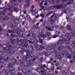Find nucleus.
I'll list each match as a JSON object with an SVG mask.
<instances>
[{
    "label": "nucleus",
    "instance_id": "obj_42",
    "mask_svg": "<svg viewBox=\"0 0 75 75\" xmlns=\"http://www.w3.org/2000/svg\"><path fill=\"white\" fill-rule=\"evenodd\" d=\"M48 25V23L47 22H46V21H45L44 23L43 24V25L45 27V26H47Z\"/></svg>",
    "mask_w": 75,
    "mask_h": 75
},
{
    "label": "nucleus",
    "instance_id": "obj_16",
    "mask_svg": "<svg viewBox=\"0 0 75 75\" xmlns=\"http://www.w3.org/2000/svg\"><path fill=\"white\" fill-rule=\"evenodd\" d=\"M14 32L13 30H8V32L6 33V35L7 36H10V35H9V34H13V33Z\"/></svg>",
    "mask_w": 75,
    "mask_h": 75
},
{
    "label": "nucleus",
    "instance_id": "obj_57",
    "mask_svg": "<svg viewBox=\"0 0 75 75\" xmlns=\"http://www.w3.org/2000/svg\"><path fill=\"white\" fill-rule=\"evenodd\" d=\"M51 71H54V67H52L51 68Z\"/></svg>",
    "mask_w": 75,
    "mask_h": 75
},
{
    "label": "nucleus",
    "instance_id": "obj_6",
    "mask_svg": "<svg viewBox=\"0 0 75 75\" xmlns=\"http://www.w3.org/2000/svg\"><path fill=\"white\" fill-rule=\"evenodd\" d=\"M7 48L8 50V51H7V53L9 54L10 55H13L14 53L17 51V50L16 49L13 50H11V49L14 48L13 46L11 45L8 46Z\"/></svg>",
    "mask_w": 75,
    "mask_h": 75
},
{
    "label": "nucleus",
    "instance_id": "obj_32",
    "mask_svg": "<svg viewBox=\"0 0 75 75\" xmlns=\"http://www.w3.org/2000/svg\"><path fill=\"white\" fill-rule=\"evenodd\" d=\"M7 45H7V47H4V50H8V49H7V47H8V46H9V45H10V43H7Z\"/></svg>",
    "mask_w": 75,
    "mask_h": 75
},
{
    "label": "nucleus",
    "instance_id": "obj_25",
    "mask_svg": "<svg viewBox=\"0 0 75 75\" xmlns=\"http://www.w3.org/2000/svg\"><path fill=\"white\" fill-rule=\"evenodd\" d=\"M67 28L68 30H69V31H72V30L71 28V26H70V25H67Z\"/></svg>",
    "mask_w": 75,
    "mask_h": 75
},
{
    "label": "nucleus",
    "instance_id": "obj_47",
    "mask_svg": "<svg viewBox=\"0 0 75 75\" xmlns=\"http://www.w3.org/2000/svg\"><path fill=\"white\" fill-rule=\"evenodd\" d=\"M43 54H44V55H45L46 56H48V55H47V54H48V53H47L46 52H43Z\"/></svg>",
    "mask_w": 75,
    "mask_h": 75
},
{
    "label": "nucleus",
    "instance_id": "obj_2",
    "mask_svg": "<svg viewBox=\"0 0 75 75\" xmlns=\"http://www.w3.org/2000/svg\"><path fill=\"white\" fill-rule=\"evenodd\" d=\"M28 59L30 58H28L26 54V56L22 57V59L23 60H20L19 61V64L20 65H22L23 67H25V66L28 67H30L31 65V61L30 60L27 61ZM26 64V65H25Z\"/></svg>",
    "mask_w": 75,
    "mask_h": 75
},
{
    "label": "nucleus",
    "instance_id": "obj_35",
    "mask_svg": "<svg viewBox=\"0 0 75 75\" xmlns=\"http://www.w3.org/2000/svg\"><path fill=\"white\" fill-rule=\"evenodd\" d=\"M54 12V11H50L48 13H47V15H46V16H49V15L50 14H52V13H53Z\"/></svg>",
    "mask_w": 75,
    "mask_h": 75
},
{
    "label": "nucleus",
    "instance_id": "obj_38",
    "mask_svg": "<svg viewBox=\"0 0 75 75\" xmlns=\"http://www.w3.org/2000/svg\"><path fill=\"white\" fill-rule=\"evenodd\" d=\"M57 50L58 51H61L62 50V48H61V47L60 46H59L58 47V48L57 49Z\"/></svg>",
    "mask_w": 75,
    "mask_h": 75
},
{
    "label": "nucleus",
    "instance_id": "obj_39",
    "mask_svg": "<svg viewBox=\"0 0 75 75\" xmlns=\"http://www.w3.org/2000/svg\"><path fill=\"white\" fill-rule=\"evenodd\" d=\"M65 72V71L64 70H61L60 71V73H61V74H62V75H64Z\"/></svg>",
    "mask_w": 75,
    "mask_h": 75
},
{
    "label": "nucleus",
    "instance_id": "obj_48",
    "mask_svg": "<svg viewBox=\"0 0 75 75\" xmlns=\"http://www.w3.org/2000/svg\"><path fill=\"white\" fill-rule=\"evenodd\" d=\"M71 35L73 36H74V37H75V32H71Z\"/></svg>",
    "mask_w": 75,
    "mask_h": 75
},
{
    "label": "nucleus",
    "instance_id": "obj_3",
    "mask_svg": "<svg viewBox=\"0 0 75 75\" xmlns=\"http://www.w3.org/2000/svg\"><path fill=\"white\" fill-rule=\"evenodd\" d=\"M33 42L34 43V45L35 47L34 48L33 46L32 45H30V47H31L33 50H35L36 51H42V49H40V48H38V45L37 44V43H38V40L37 39L35 38L33 40Z\"/></svg>",
    "mask_w": 75,
    "mask_h": 75
},
{
    "label": "nucleus",
    "instance_id": "obj_1",
    "mask_svg": "<svg viewBox=\"0 0 75 75\" xmlns=\"http://www.w3.org/2000/svg\"><path fill=\"white\" fill-rule=\"evenodd\" d=\"M70 33H68L67 35L65 36L64 35H62V37L63 38L62 40H60L58 41L57 42V43H55L52 44V43H50L49 44V47H48V49L50 48H56L57 47V45H60L64 43H65L66 46V47H67V45L70 42V41H71V39L72 38V37L71 36ZM67 37V39L64 38V37Z\"/></svg>",
    "mask_w": 75,
    "mask_h": 75
},
{
    "label": "nucleus",
    "instance_id": "obj_26",
    "mask_svg": "<svg viewBox=\"0 0 75 75\" xmlns=\"http://www.w3.org/2000/svg\"><path fill=\"white\" fill-rule=\"evenodd\" d=\"M1 62L2 63H0V64L1 66V67H2V68H4V67H6V64H4V63H3V62Z\"/></svg>",
    "mask_w": 75,
    "mask_h": 75
},
{
    "label": "nucleus",
    "instance_id": "obj_36",
    "mask_svg": "<svg viewBox=\"0 0 75 75\" xmlns=\"http://www.w3.org/2000/svg\"><path fill=\"white\" fill-rule=\"evenodd\" d=\"M54 12V11H50L48 13H47V15H46V16H49V15L50 14H52V13H53Z\"/></svg>",
    "mask_w": 75,
    "mask_h": 75
},
{
    "label": "nucleus",
    "instance_id": "obj_41",
    "mask_svg": "<svg viewBox=\"0 0 75 75\" xmlns=\"http://www.w3.org/2000/svg\"><path fill=\"white\" fill-rule=\"evenodd\" d=\"M63 52L64 54H67L68 53V52H67L66 50H64L63 51Z\"/></svg>",
    "mask_w": 75,
    "mask_h": 75
},
{
    "label": "nucleus",
    "instance_id": "obj_54",
    "mask_svg": "<svg viewBox=\"0 0 75 75\" xmlns=\"http://www.w3.org/2000/svg\"><path fill=\"white\" fill-rule=\"evenodd\" d=\"M25 47L26 48H29V46L28 45H25Z\"/></svg>",
    "mask_w": 75,
    "mask_h": 75
},
{
    "label": "nucleus",
    "instance_id": "obj_15",
    "mask_svg": "<svg viewBox=\"0 0 75 75\" xmlns=\"http://www.w3.org/2000/svg\"><path fill=\"white\" fill-rule=\"evenodd\" d=\"M41 72L44 75H54V74L50 75V73H48L47 72H45V71H44L43 70H42L41 71Z\"/></svg>",
    "mask_w": 75,
    "mask_h": 75
},
{
    "label": "nucleus",
    "instance_id": "obj_50",
    "mask_svg": "<svg viewBox=\"0 0 75 75\" xmlns=\"http://www.w3.org/2000/svg\"><path fill=\"white\" fill-rule=\"evenodd\" d=\"M50 23L51 24H54V19H51Z\"/></svg>",
    "mask_w": 75,
    "mask_h": 75
},
{
    "label": "nucleus",
    "instance_id": "obj_49",
    "mask_svg": "<svg viewBox=\"0 0 75 75\" xmlns=\"http://www.w3.org/2000/svg\"><path fill=\"white\" fill-rule=\"evenodd\" d=\"M56 26V25L55 24L54 25L52 26V29H53V28H55Z\"/></svg>",
    "mask_w": 75,
    "mask_h": 75
},
{
    "label": "nucleus",
    "instance_id": "obj_23",
    "mask_svg": "<svg viewBox=\"0 0 75 75\" xmlns=\"http://www.w3.org/2000/svg\"><path fill=\"white\" fill-rule=\"evenodd\" d=\"M23 51H21L19 53L18 55L20 57H22L23 56V54H24L23 51H25V50L24 51H23Z\"/></svg>",
    "mask_w": 75,
    "mask_h": 75
},
{
    "label": "nucleus",
    "instance_id": "obj_56",
    "mask_svg": "<svg viewBox=\"0 0 75 75\" xmlns=\"http://www.w3.org/2000/svg\"><path fill=\"white\" fill-rule=\"evenodd\" d=\"M67 1H70L71 3H74V0H67Z\"/></svg>",
    "mask_w": 75,
    "mask_h": 75
},
{
    "label": "nucleus",
    "instance_id": "obj_43",
    "mask_svg": "<svg viewBox=\"0 0 75 75\" xmlns=\"http://www.w3.org/2000/svg\"><path fill=\"white\" fill-rule=\"evenodd\" d=\"M40 47V48H42V49H44V45H39Z\"/></svg>",
    "mask_w": 75,
    "mask_h": 75
},
{
    "label": "nucleus",
    "instance_id": "obj_33",
    "mask_svg": "<svg viewBox=\"0 0 75 75\" xmlns=\"http://www.w3.org/2000/svg\"><path fill=\"white\" fill-rule=\"evenodd\" d=\"M71 45L72 47H73V48H75V42H73Z\"/></svg>",
    "mask_w": 75,
    "mask_h": 75
},
{
    "label": "nucleus",
    "instance_id": "obj_37",
    "mask_svg": "<svg viewBox=\"0 0 75 75\" xmlns=\"http://www.w3.org/2000/svg\"><path fill=\"white\" fill-rule=\"evenodd\" d=\"M22 70V68H21V67L20 66H19L18 69V71H21Z\"/></svg>",
    "mask_w": 75,
    "mask_h": 75
},
{
    "label": "nucleus",
    "instance_id": "obj_34",
    "mask_svg": "<svg viewBox=\"0 0 75 75\" xmlns=\"http://www.w3.org/2000/svg\"><path fill=\"white\" fill-rule=\"evenodd\" d=\"M36 71L37 72H40V70H41V68L40 67H38V68H37L36 69H35Z\"/></svg>",
    "mask_w": 75,
    "mask_h": 75
},
{
    "label": "nucleus",
    "instance_id": "obj_62",
    "mask_svg": "<svg viewBox=\"0 0 75 75\" xmlns=\"http://www.w3.org/2000/svg\"><path fill=\"white\" fill-rule=\"evenodd\" d=\"M18 1L19 3H21L23 1V0H18Z\"/></svg>",
    "mask_w": 75,
    "mask_h": 75
},
{
    "label": "nucleus",
    "instance_id": "obj_30",
    "mask_svg": "<svg viewBox=\"0 0 75 75\" xmlns=\"http://www.w3.org/2000/svg\"><path fill=\"white\" fill-rule=\"evenodd\" d=\"M6 13H7L6 10H4L1 12V14H6Z\"/></svg>",
    "mask_w": 75,
    "mask_h": 75
},
{
    "label": "nucleus",
    "instance_id": "obj_9",
    "mask_svg": "<svg viewBox=\"0 0 75 75\" xmlns=\"http://www.w3.org/2000/svg\"><path fill=\"white\" fill-rule=\"evenodd\" d=\"M22 31L21 30H19L16 33H15V35L16 37H18L19 36V38H23V34H21Z\"/></svg>",
    "mask_w": 75,
    "mask_h": 75
},
{
    "label": "nucleus",
    "instance_id": "obj_28",
    "mask_svg": "<svg viewBox=\"0 0 75 75\" xmlns=\"http://www.w3.org/2000/svg\"><path fill=\"white\" fill-rule=\"evenodd\" d=\"M59 57H61V58H62V57H63L64 55V54L62 53V52H60L59 53Z\"/></svg>",
    "mask_w": 75,
    "mask_h": 75
},
{
    "label": "nucleus",
    "instance_id": "obj_18",
    "mask_svg": "<svg viewBox=\"0 0 75 75\" xmlns=\"http://www.w3.org/2000/svg\"><path fill=\"white\" fill-rule=\"evenodd\" d=\"M54 16L55 18H56V19L58 18V15L57 13H53V15L51 16V18H53L54 17Z\"/></svg>",
    "mask_w": 75,
    "mask_h": 75
},
{
    "label": "nucleus",
    "instance_id": "obj_24",
    "mask_svg": "<svg viewBox=\"0 0 75 75\" xmlns=\"http://www.w3.org/2000/svg\"><path fill=\"white\" fill-rule=\"evenodd\" d=\"M22 71L24 75H27V70L26 69H23L22 70Z\"/></svg>",
    "mask_w": 75,
    "mask_h": 75
},
{
    "label": "nucleus",
    "instance_id": "obj_27",
    "mask_svg": "<svg viewBox=\"0 0 75 75\" xmlns=\"http://www.w3.org/2000/svg\"><path fill=\"white\" fill-rule=\"evenodd\" d=\"M12 62L14 64L17 63V60L16 59H12L11 60Z\"/></svg>",
    "mask_w": 75,
    "mask_h": 75
},
{
    "label": "nucleus",
    "instance_id": "obj_20",
    "mask_svg": "<svg viewBox=\"0 0 75 75\" xmlns=\"http://www.w3.org/2000/svg\"><path fill=\"white\" fill-rule=\"evenodd\" d=\"M38 37L39 38H43V40H44V38H45V37H46V36L45 35H42V34L39 35L38 36Z\"/></svg>",
    "mask_w": 75,
    "mask_h": 75
},
{
    "label": "nucleus",
    "instance_id": "obj_8",
    "mask_svg": "<svg viewBox=\"0 0 75 75\" xmlns=\"http://www.w3.org/2000/svg\"><path fill=\"white\" fill-rule=\"evenodd\" d=\"M0 53H1V51L0 50ZM4 59V57L1 56V54L0 55V62H4L6 61V62H8V60L9 59V58L7 57L6 58Z\"/></svg>",
    "mask_w": 75,
    "mask_h": 75
},
{
    "label": "nucleus",
    "instance_id": "obj_5",
    "mask_svg": "<svg viewBox=\"0 0 75 75\" xmlns=\"http://www.w3.org/2000/svg\"><path fill=\"white\" fill-rule=\"evenodd\" d=\"M7 10H9V13L8 14L9 16H11L12 15L13 13V11L15 12H17L18 11V9L17 8H12V7L11 6H9V8H7Z\"/></svg>",
    "mask_w": 75,
    "mask_h": 75
},
{
    "label": "nucleus",
    "instance_id": "obj_53",
    "mask_svg": "<svg viewBox=\"0 0 75 75\" xmlns=\"http://www.w3.org/2000/svg\"><path fill=\"white\" fill-rule=\"evenodd\" d=\"M59 62H57L55 64V66L56 67H58V65H59Z\"/></svg>",
    "mask_w": 75,
    "mask_h": 75
},
{
    "label": "nucleus",
    "instance_id": "obj_51",
    "mask_svg": "<svg viewBox=\"0 0 75 75\" xmlns=\"http://www.w3.org/2000/svg\"><path fill=\"white\" fill-rule=\"evenodd\" d=\"M52 3L53 4H55V2L54 1V0H52Z\"/></svg>",
    "mask_w": 75,
    "mask_h": 75
},
{
    "label": "nucleus",
    "instance_id": "obj_55",
    "mask_svg": "<svg viewBox=\"0 0 75 75\" xmlns=\"http://www.w3.org/2000/svg\"><path fill=\"white\" fill-rule=\"evenodd\" d=\"M64 28L63 27V26H61L60 28V30H62L63 29H64Z\"/></svg>",
    "mask_w": 75,
    "mask_h": 75
},
{
    "label": "nucleus",
    "instance_id": "obj_12",
    "mask_svg": "<svg viewBox=\"0 0 75 75\" xmlns=\"http://www.w3.org/2000/svg\"><path fill=\"white\" fill-rule=\"evenodd\" d=\"M59 4V0H56V4L54 6H56V7H54L57 10L58 9H60V7L59 6V5H58Z\"/></svg>",
    "mask_w": 75,
    "mask_h": 75
},
{
    "label": "nucleus",
    "instance_id": "obj_52",
    "mask_svg": "<svg viewBox=\"0 0 75 75\" xmlns=\"http://www.w3.org/2000/svg\"><path fill=\"white\" fill-rule=\"evenodd\" d=\"M41 6H42V5H41V4H40V7H41V8L43 10H44V6H42V7Z\"/></svg>",
    "mask_w": 75,
    "mask_h": 75
},
{
    "label": "nucleus",
    "instance_id": "obj_14",
    "mask_svg": "<svg viewBox=\"0 0 75 75\" xmlns=\"http://www.w3.org/2000/svg\"><path fill=\"white\" fill-rule=\"evenodd\" d=\"M49 50H50V52H51V53H54V52H55L54 54H57V52L55 51V49L53 48L52 47L49 48Z\"/></svg>",
    "mask_w": 75,
    "mask_h": 75
},
{
    "label": "nucleus",
    "instance_id": "obj_4",
    "mask_svg": "<svg viewBox=\"0 0 75 75\" xmlns=\"http://www.w3.org/2000/svg\"><path fill=\"white\" fill-rule=\"evenodd\" d=\"M28 44V41L27 40H25L23 41V42L21 43V45L20 44H18L17 45V47L18 48H20L22 50L24 51L25 50V44Z\"/></svg>",
    "mask_w": 75,
    "mask_h": 75
},
{
    "label": "nucleus",
    "instance_id": "obj_64",
    "mask_svg": "<svg viewBox=\"0 0 75 75\" xmlns=\"http://www.w3.org/2000/svg\"><path fill=\"white\" fill-rule=\"evenodd\" d=\"M71 75H74V73H72V72H70Z\"/></svg>",
    "mask_w": 75,
    "mask_h": 75
},
{
    "label": "nucleus",
    "instance_id": "obj_45",
    "mask_svg": "<svg viewBox=\"0 0 75 75\" xmlns=\"http://www.w3.org/2000/svg\"><path fill=\"white\" fill-rule=\"evenodd\" d=\"M28 74L29 75H33V74L31 73V71L30 70H29L28 71Z\"/></svg>",
    "mask_w": 75,
    "mask_h": 75
},
{
    "label": "nucleus",
    "instance_id": "obj_59",
    "mask_svg": "<svg viewBox=\"0 0 75 75\" xmlns=\"http://www.w3.org/2000/svg\"><path fill=\"white\" fill-rule=\"evenodd\" d=\"M10 35V36H11L12 37H15V36H14V35L13 34L11 35V34H10V35Z\"/></svg>",
    "mask_w": 75,
    "mask_h": 75
},
{
    "label": "nucleus",
    "instance_id": "obj_61",
    "mask_svg": "<svg viewBox=\"0 0 75 75\" xmlns=\"http://www.w3.org/2000/svg\"><path fill=\"white\" fill-rule=\"evenodd\" d=\"M71 2H66V4H67V5H69V4H71Z\"/></svg>",
    "mask_w": 75,
    "mask_h": 75
},
{
    "label": "nucleus",
    "instance_id": "obj_11",
    "mask_svg": "<svg viewBox=\"0 0 75 75\" xmlns=\"http://www.w3.org/2000/svg\"><path fill=\"white\" fill-rule=\"evenodd\" d=\"M31 1L30 0H29V1L28 0H26V1H25V3H28V4H25L24 5V9H25L26 8H28L29 7H30V4L28 3H30V1Z\"/></svg>",
    "mask_w": 75,
    "mask_h": 75
},
{
    "label": "nucleus",
    "instance_id": "obj_22",
    "mask_svg": "<svg viewBox=\"0 0 75 75\" xmlns=\"http://www.w3.org/2000/svg\"><path fill=\"white\" fill-rule=\"evenodd\" d=\"M66 56L67 57V58H69V59H71L72 58V55L71 54H66Z\"/></svg>",
    "mask_w": 75,
    "mask_h": 75
},
{
    "label": "nucleus",
    "instance_id": "obj_10",
    "mask_svg": "<svg viewBox=\"0 0 75 75\" xmlns=\"http://www.w3.org/2000/svg\"><path fill=\"white\" fill-rule=\"evenodd\" d=\"M11 68L10 69H8L7 71H9L7 72L5 74V75H14V73H13V71H14V69Z\"/></svg>",
    "mask_w": 75,
    "mask_h": 75
},
{
    "label": "nucleus",
    "instance_id": "obj_58",
    "mask_svg": "<svg viewBox=\"0 0 75 75\" xmlns=\"http://www.w3.org/2000/svg\"><path fill=\"white\" fill-rule=\"evenodd\" d=\"M60 1H62V3H65L67 1V0H60Z\"/></svg>",
    "mask_w": 75,
    "mask_h": 75
},
{
    "label": "nucleus",
    "instance_id": "obj_40",
    "mask_svg": "<svg viewBox=\"0 0 75 75\" xmlns=\"http://www.w3.org/2000/svg\"><path fill=\"white\" fill-rule=\"evenodd\" d=\"M32 37L33 38H35L36 37L35 34L34 33H33L32 34Z\"/></svg>",
    "mask_w": 75,
    "mask_h": 75
},
{
    "label": "nucleus",
    "instance_id": "obj_60",
    "mask_svg": "<svg viewBox=\"0 0 75 75\" xmlns=\"http://www.w3.org/2000/svg\"><path fill=\"white\" fill-rule=\"evenodd\" d=\"M28 42H29V43H30V44H33V42H32V41H31L30 40H28Z\"/></svg>",
    "mask_w": 75,
    "mask_h": 75
},
{
    "label": "nucleus",
    "instance_id": "obj_13",
    "mask_svg": "<svg viewBox=\"0 0 75 75\" xmlns=\"http://www.w3.org/2000/svg\"><path fill=\"white\" fill-rule=\"evenodd\" d=\"M9 18V17H4L3 16L1 18V21L2 23H4L6 21L8 20Z\"/></svg>",
    "mask_w": 75,
    "mask_h": 75
},
{
    "label": "nucleus",
    "instance_id": "obj_63",
    "mask_svg": "<svg viewBox=\"0 0 75 75\" xmlns=\"http://www.w3.org/2000/svg\"><path fill=\"white\" fill-rule=\"evenodd\" d=\"M59 34H60V32H57L56 34V35H59Z\"/></svg>",
    "mask_w": 75,
    "mask_h": 75
},
{
    "label": "nucleus",
    "instance_id": "obj_31",
    "mask_svg": "<svg viewBox=\"0 0 75 75\" xmlns=\"http://www.w3.org/2000/svg\"><path fill=\"white\" fill-rule=\"evenodd\" d=\"M56 6H50L48 8H49V10H52V9H54V8H55Z\"/></svg>",
    "mask_w": 75,
    "mask_h": 75
},
{
    "label": "nucleus",
    "instance_id": "obj_29",
    "mask_svg": "<svg viewBox=\"0 0 75 75\" xmlns=\"http://www.w3.org/2000/svg\"><path fill=\"white\" fill-rule=\"evenodd\" d=\"M62 10L65 13H67V9L65 8H63L62 9Z\"/></svg>",
    "mask_w": 75,
    "mask_h": 75
},
{
    "label": "nucleus",
    "instance_id": "obj_44",
    "mask_svg": "<svg viewBox=\"0 0 75 75\" xmlns=\"http://www.w3.org/2000/svg\"><path fill=\"white\" fill-rule=\"evenodd\" d=\"M35 27L36 28H38V27H36V26H35V25H33V30H34V29H35Z\"/></svg>",
    "mask_w": 75,
    "mask_h": 75
},
{
    "label": "nucleus",
    "instance_id": "obj_46",
    "mask_svg": "<svg viewBox=\"0 0 75 75\" xmlns=\"http://www.w3.org/2000/svg\"><path fill=\"white\" fill-rule=\"evenodd\" d=\"M60 57H59V56L58 55H56L55 57V59H58Z\"/></svg>",
    "mask_w": 75,
    "mask_h": 75
},
{
    "label": "nucleus",
    "instance_id": "obj_21",
    "mask_svg": "<svg viewBox=\"0 0 75 75\" xmlns=\"http://www.w3.org/2000/svg\"><path fill=\"white\" fill-rule=\"evenodd\" d=\"M10 40L11 41L12 44H16V42H15V41H16V40L15 39L13 38H11L10 39Z\"/></svg>",
    "mask_w": 75,
    "mask_h": 75
},
{
    "label": "nucleus",
    "instance_id": "obj_19",
    "mask_svg": "<svg viewBox=\"0 0 75 75\" xmlns=\"http://www.w3.org/2000/svg\"><path fill=\"white\" fill-rule=\"evenodd\" d=\"M71 54L73 55V58L74 59L73 60V61L74 62H75V51L74 52H72Z\"/></svg>",
    "mask_w": 75,
    "mask_h": 75
},
{
    "label": "nucleus",
    "instance_id": "obj_17",
    "mask_svg": "<svg viewBox=\"0 0 75 75\" xmlns=\"http://www.w3.org/2000/svg\"><path fill=\"white\" fill-rule=\"evenodd\" d=\"M8 68H10H10H12L11 69H14L13 68V64L12 63H8Z\"/></svg>",
    "mask_w": 75,
    "mask_h": 75
},
{
    "label": "nucleus",
    "instance_id": "obj_7",
    "mask_svg": "<svg viewBox=\"0 0 75 75\" xmlns=\"http://www.w3.org/2000/svg\"><path fill=\"white\" fill-rule=\"evenodd\" d=\"M27 54V57L28 58H30V57L31 58H34V54H33V51L32 50H27L26 52Z\"/></svg>",
    "mask_w": 75,
    "mask_h": 75
}]
</instances>
